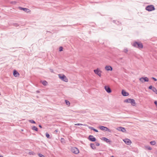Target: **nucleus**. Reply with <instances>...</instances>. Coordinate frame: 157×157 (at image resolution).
<instances>
[{
	"mask_svg": "<svg viewBox=\"0 0 157 157\" xmlns=\"http://www.w3.org/2000/svg\"><path fill=\"white\" fill-rule=\"evenodd\" d=\"M59 78L62 80L67 82L68 81V79L67 77L63 74H59Z\"/></svg>",
	"mask_w": 157,
	"mask_h": 157,
	"instance_id": "1",
	"label": "nucleus"
},
{
	"mask_svg": "<svg viewBox=\"0 0 157 157\" xmlns=\"http://www.w3.org/2000/svg\"><path fill=\"white\" fill-rule=\"evenodd\" d=\"M133 46L136 48H143L142 44L140 42H135L133 43Z\"/></svg>",
	"mask_w": 157,
	"mask_h": 157,
	"instance_id": "2",
	"label": "nucleus"
},
{
	"mask_svg": "<svg viewBox=\"0 0 157 157\" xmlns=\"http://www.w3.org/2000/svg\"><path fill=\"white\" fill-rule=\"evenodd\" d=\"M124 102L130 103L132 105L134 106L136 104V102L134 99L128 98L124 100Z\"/></svg>",
	"mask_w": 157,
	"mask_h": 157,
	"instance_id": "3",
	"label": "nucleus"
},
{
	"mask_svg": "<svg viewBox=\"0 0 157 157\" xmlns=\"http://www.w3.org/2000/svg\"><path fill=\"white\" fill-rule=\"evenodd\" d=\"M155 9L154 6L153 5H150L147 6L146 7V10L149 11H151L155 10Z\"/></svg>",
	"mask_w": 157,
	"mask_h": 157,
	"instance_id": "4",
	"label": "nucleus"
},
{
	"mask_svg": "<svg viewBox=\"0 0 157 157\" xmlns=\"http://www.w3.org/2000/svg\"><path fill=\"white\" fill-rule=\"evenodd\" d=\"M71 151L72 153L75 154H78L79 153L78 149L77 148L75 147H72L71 148Z\"/></svg>",
	"mask_w": 157,
	"mask_h": 157,
	"instance_id": "5",
	"label": "nucleus"
},
{
	"mask_svg": "<svg viewBox=\"0 0 157 157\" xmlns=\"http://www.w3.org/2000/svg\"><path fill=\"white\" fill-rule=\"evenodd\" d=\"M94 72L95 74L97 75L100 77L101 76V71L98 68L97 69L94 70Z\"/></svg>",
	"mask_w": 157,
	"mask_h": 157,
	"instance_id": "6",
	"label": "nucleus"
},
{
	"mask_svg": "<svg viewBox=\"0 0 157 157\" xmlns=\"http://www.w3.org/2000/svg\"><path fill=\"white\" fill-rule=\"evenodd\" d=\"M123 140L127 145H130L131 143V141L128 139H124Z\"/></svg>",
	"mask_w": 157,
	"mask_h": 157,
	"instance_id": "7",
	"label": "nucleus"
},
{
	"mask_svg": "<svg viewBox=\"0 0 157 157\" xmlns=\"http://www.w3.org/2000/svg\"><path fill=\"white\" fill-rule=\"evenodd\" d=\"M117 129L120 131H121L123 132H126V130L125 128L122 127H118Z\"/></svg>",
	"mask_w": 157,
	"mask_h": 157,
	"instance_id": "8",
	"label": "nucleus"
},
{
	"mask_svg": "<svg viewBox=\"0 0 157 157\" xmlns=\"http://www.w3.org/2000/svg\"><path fill=\"white\" fill-rule=\"evenodd\" d=\"M19 9L21 10H22L27 13H29L30 12V10L26 8H24L21 7H19Z\"/></svg>",
	"mask_w": 157,
	"mask_h": 157,
	"instance_id": "9",
	"label": "nucleus"
},
{
	"mask_svg": "<svg viewBox=\"0 0 157 157\" xmlns=\"http://www.w3.org/2000/svg\"><path fill=\"white\" fill-rule=\"evenodd\" d=\"M89 140L92 141H95L96 140V138L93 136L90 135L89 137Z\"/></svg>",
	"mask_w": 157,
	"mask_h": 157,
	"instance_id": "10",
	"label": "nucleus"
},
{
	"mask_svg": "<svg viewBox=\"0 0 157 157\" xmlns=\"http://www.w3.org/2000/svg\"><path fill=\"white\" fill-rule=\"evenodd\" d=\"M121 93L122 95L124 96H128L129 95V94L124 91V90H122Z\"/></svg>",
	"mask_w": 157,
	"mask_h": 157,
	"instance_id": "11",
	"label": "nucleus"
},
{
	"mask_svg": "<svg viewBox=\"0 0 157 157\" xmlns=\"http://www.w3.org/2000/svg\"><path fill=\"white\" fill-rule=\"evenodd\" d=\"M13 75L15 77H17L19 75V74L17 71L15 70H14L13 71Z\"/></svg>",
	"mask_w": 157,
	"mask_h": 157,
	"instance_id": "12",
	"label": "nucleus"
},
{
	"mask_svg": "<svg viewBox=\"0 0 157 157\" xmlns=\"http://www.w3.org/2000/svg\"><path fill=\"white\" fill-rule=\"evenodd\" d=\"M99 128L101 130H102L107 131L108 129V128L107 127L103 126H100Z\"/></svg>",
	"mask_w": 157,
	"mask_h": 157,
	"instance_id": "13",
	"label": "nucleus"
},
{
	"mask_svg": "<svg viewBox=\"0 0 157 157\" xmlns=\"http://www.w3.org/2000/svg\"><path fill=\"white\" fill-rule=\"evenodd\" d=\"M101 140L106 142H108V139L105 137H103L101 138Z\"/></svg>",
	"mask_w": 157,
	"mask_h": 157,
	"instance_id": "14",
	"label": "nucleus"
},
{
	"mask_svg": "<svg viewBox=\"0 0 157 157\" xmlns=\"http://www.w3.org/2000/svg\"><path fill=\"white\" fill-rule=\"evenodd\" d=\"M90 147L93 149L96 148L95 145L94 144H90Z\"/></svg>",
	"mask_w": 157,
	"mask_h": 157,
	"instance_id": "15",
	"label": "nucleus"
},
{
	"mask_svg": "<svg viewBox=\"0 0 157 157\" xmlns=\"http://www.w3.org/2000/svg\"><path fill=\"white\" fill-rule=\"evenodd\" d=\"M32 129L33 130H35V131H38V128L36 126H34L33 127H32Z\"/></svg>",
	"mask_w": 157,
	"mask_h": 157,
	"instance_id": "16",
	"label": "nucleus"
},
{
	"mask_svg": "<svg viewBox=\"0 0 157 157\" xmlns=\"http://www.w3.org/2000/svg\"><path fill=\"white\" fill-rule=\"evenodd\" d=\"M144 82H147L149 81V79L148 78L146 77H144Z\"/></svg>",
	"mask_w": 157,
	"mask_h": 157,
	"instance_id": "17",
	"label": "nucleus"
},
{
	"mask_svg": "<svg viewBox=\"0 0 157 157\" xmlns=\"http://www.w3.org/2000/svg\"><path fill=\"white\" fill-rule=\"evenodd\" d=\"M75 125H78V126H80V125H83V126H87V125L86 124H79V123L76 124H75Z\"/></svg>",
	"mask_w": 157,
	"mask_h": 157,
	"instance_id": "18",
	"label": "nucleus"
},
{
	"mask_svg": "<svg viewBox=\"0 0 157 157\" xmlns=\"http://www.w3.org/2000/svg\"><path fill=\"white\" fill-rule=\"evenodd\" d=\"M42 84L44 86H46L47 84V82L46 81H44L42 82Z\"/></svg>",
	"mask_w": 157,
	"mask_h": 157,
	"instance_id": "19",
	"label": "nucleus"
},
{
	"mask_svg": "<svg viewBox=\"0 0 157 157\" xmlns=\"http://www.w3.org/2000/svg\"><path fill=\"white\" fill-rule=\"evenodd\" d=\"M150 143L151 145H154L156 144V142L155 141H152L150 142Z\"/></svg>",
	"mask_w": 157,
	"mask_h": 157,
	"instance_id": "20",
	"label": "nucleus"
},
{
	"mask_svg": "<svg viewBox=\"0 0 157 157\" xmlns=\"http://www.w3.org/2000/svg\"><path fill=\"white\" fill-rule=\"evenodd\" d=\"M65 101L66 104L67 105H70V102L69 101L67 100H65Z\"/></svg>",
	"mask_w": 157,
	"mask_h": 157,
	"instance_id": "21",
	"label": "nucleus"
},
{
	"mask_svg": "<svg viewBox=\"0 0 157 157\" xmlns=\"http://www.w3.org/2000/svg\"><path fill=\"white\" fill-rule=\"evenodd\" d=\"M29 122H30L31 123H33V124H35L36 123L34 121H33V120H29Z\"/></svg>",
	"mask_w": 157,
	"mask_h": 157,
	"instance_id": "22",
	"label": "nucleus"
},
{
	"mask_svg": "<svg viewBox=\"0 0 157 157\" xmlns=\"http://www.w3.org/2000/svg\"><path fill=\"white\" fill-rule=\"evenodd\" d=\"M142 82H144V77H141L139 79Z\"/></svg>",
	"mask_w": 157,
	"mask_h": 157,
	"instance_id": "23",
	"label": "nucleus"
},
{
	"mask_svg": "<svg viewBox=\"0 0 157 157\" xmlns=\"http://www.w3.org/2000/svg\"><path fill=\"white\" fill-rule=\"evenodd\" d=\"M153 91L156 94H157V90H156V88H155H155H153Z\"/></svg>",
	"mask_w": 157,
	"mask_h": 157,
	"instance_id": "24",
	"label": "nucleus"
},
{
	"mask_svg": "<svg viewBox=\"0 0 157 157\" xmlns=\"http://www.w3.org/2000/svg\"><path fill=\"white\" fill-rule=\"evenodd\" d=\"M148 150H152V148L149 146H147L145 147Z\"/></svg>",
	"mask_w": 157,
	"mask_h": 157,
	"instance_id": "25",
	"label": "nucleus"
},
{
	"mask_svg": "<svg viewBox=\"0 0 157 157\" xmlns=\"http://www.w3.org/2000/svg\"><path fill=\"white\" fill-rule=\"evenodd\" d=\"M61 141L62 143H65V140L63 138H61Z\"/></svg>",
	"mask_w": 157,
	"mask_h": 157,
	"instance_id": "26",
	"label": "nucleus"
},
{
	"mask_svg": "<svg viewBox=\"0 0 157 157\" xmlns=\"http://www.w3.org/2000/svg\"><path fill=\"white\" fill-rule=\"evenodd\" d=\"M38 155L40 157H45L44 155L40 153L38 154Z\"/></svg>",
	"mask_w": 157,
	"mask_h": 157,
	"instance_id": "27",
	"label": "nucleus"
},
{
	"mask_svg": "<svg viewBox=\"0 0 157 157\" xmlns=\"http://www.w3.org/2000/svg\"><path fill=\"white\" fill-rule=\"evenodd\" d=\"M153 88H155V87H152V86H150L149 87V89H151L153 91Z\"/></svg>",
	"mask_w": 157,
	"mask_h": 157,
	"instance_id": "28",
	"label": "nucleus"
},
{
	"mask_svg": "<svg viewBox=\"0 0 157 157\" xmlns=\"http://www.w3.org/2000/svg\"><path fill=\"white\" fill-rule=\"evenodd\" d=\"M29 155H34L35 154V153L32 151H29Z\"/></svg>",
	"mask_w": 157,
	"mask_h": 157,
	"instance_id": "29",
	"label": "nucleus"
},
{
	"mask_svg": "<svg viewBox=\"0 0 157 157\" xmlns=\"http://www.w3.org/2000/svg\"><path fill=\"white\" fill-rule=\"evenodd\" d=\"M105 89L107 92H108V86H105Z\"/></svg>",
	"mask_w": 157,
	"mask_h": 157,
	"instance_id": "30",
	"label": "nucleus"
},
{
	"mask_svg": "<svg viewBox=\"0 0 157 157\" xmlns=\"http://www.w3.org/2000/svg\"><path fill=\"white\" fill-rule=\"evenodd\" d=\"M46 136L47 138H49L50 135L48 133H46Z\"/></svg>",
	"mask_w": 157,
	"mask_h": 157,
	"instance_id": "31",
	"label": "nucleus"
},
{
	"mask_svg": "<svg viewBox=\"0 0 157 157\" xmlns=\"http://www.w3.org/2000/svg\"><path fill=\"white\" fill-rule=\"evenodd\" d=\"M112 67L110 66H109V71H112Z\"/></svg>",
	"mask_w": 157,
	"mask_h": 157,
	"instance_id": "32",
	"label": "nucleus"
},
{
	"mask_svg": "<svg viewBox=\"0 0 157 157\" xmlns=\"http://www.w3.org/2000/svg\"><path fill=\"white\" fill-rule=\"evenodd\" d=\"M128 51V50L127 48L124 49V52L125 53H126Z\"/></svg>",
	"mask_w": 157,
	"mask_h": 157,
	"instance_id": "33",
	"label": "nucleus"
},
{
	"mask_svg": "<svg viewBox=\"0 0 157 157\" xmlns=\"http://www.w3.org/2000/svg\"><path fill=\"white\" fill-rule=\"evenodd\" d=\"M63 50V47H60L59 48V51H61Z\"/></svg>",
	"mask_w": 157,
	"mask_h": 157,
	"instance_id": "34",
	"label": "nucleus"
},
{
	"mask_svg": "<svg viewBox=\"0 0 157 157\" xmlns=\"http://www.w3.org/2000/svg\"><path fill=\"white\" fill-rule=\"evenodd\" d=\"M151 78L153 79L155 81H157V79L154 77H152Z\"/></svg>",
	"mask_w": 157,
	"mask_h": 157,
	"instance_id": "35",
	"label": "nucleus"
},
{
	"mask_svg": "<svg viewBox=\"0 0 157 157\" xmlns=\"http://www.w3.org/2000/svg\"><path fill=\"white\" fill-rule=\"evenodd\" d=\"M111 92V90L110 88L109 87V93H110Z\"/></svg>",
	"mask_w": 157,
	"mask_h": 157,
	"instance_id": "36",
	"label": "nucleus"
},
{
	"mask_svg": "<svg viewBox=\"0 0 157 157\" xmlns=\"http://www.w3.org/2000/svg\"><path fill=\"white\" fill-rule=\"evenodd\" d=\"M113 21V22H114V23H116V24H118L117 23H117H119V21Z\"/></svg>",
	"mask_w": 157,
	"mask_h": 157,
	"instance_id": "37",
	"label": "nucleus"
},
{
	"mask_svg": "<svg viewBox=\"0 0 157 157\" xmlns=\"http://www.w3.org/2000/svg\"><path fill=\"white\" fill-rule=\"evenodd\" d=\"M89 128L91 130H93V129H94V128L93 127H89Z\"/></svg>",
	"mask_w": 157,
	"mask_h": 157,
	"instance_id": "38",
	"label": "nucleus"
},
{
	"mask_svg": "<svg viewBox=\"0 0 157 157\" xmlns=\"http://www.w3.org/2000/svg\"><path fill=\"white\" fill-rule=\"evenodd\" d=\"M93 130L94 131L96 132H98V130H97V129L94 128V129H93Z\"/></svg>",
	"mask_w": 157,
	"mask_h": 157,
	"instance_id": "39",
	"label": "nucleus"
},
{
	"mask_svg": "<svg viewBox=\"0 0 157 157\" xmlns=\"http://www.w3.org/2000/svg\"><path fill=\"white\" fill-rule=\"evenodd\" d=\"M105 69L107 70L108 71V66H106L105 67Z\"/></svg>",
	"mask_w": 157,
	"mask_h": 157,
	"instance_id": "40",
	"label": "nucleus"
},
{
	"mask_svg": "<svg viewBox=\"0 0 157 157\" xmlns=\"http://www.w3.org/2000/svg\"><path fill=\"white\" fill-rule=\"evenodd\" d=\"M154 103L156 105V106H157V101H155Z\"/></svg>",
	"mask_w": 157,
	"mask_h": 157,
	"instance_id": "41",
	"label": "nucleus"
},
{
	"mask_svg": "<svg viewBox=\"0 0 157 157\" xmlns=\"http://www.w3.org/2000/svg\"><path fill=\"white\" fill-rule=\"evenodd\" d=\"M100 145V144L99 143H96V145L97 146H99Z\"/></svg>",
	"mask_w": 157,
	"mask_h": 157,
	"instance_id": "42",
	"label": "nucleus"
},
{
	"mask_svg": "<svg viewBox=\"0 0 157 157\" xmlns=\"http://www.w3.org/2000/svg\"><path fill=\"white\" fill-rule=\"evenodd\" d=\"M40 91H39V90H37V91H36V93H40Z\"/></svg>",
	"mask_w": 157,
	"mask_h": 157,
	"instance_id": "43",
	"label": "nucleus"
},
{
	"mask_svg": "<svg viewBox=\"0 0 157 157\" xmlns=\"http://www.w3.org/2000/svg\"><path fill=\"white\" fill-rule=\"evenodd\" d=\"M39 127H40V128H42V126H41V125H39Z\"/></svg>",
	"mask_w": 157,
	"mask_h": 157,
	"instance_id": "44",
	"label": "nucleus"
},
{
	"mask_svg": "<svg viewBox=\"0 0 157 157\" xmlns=\"http://www.w3.org/2000/svg\"><path fill=\"white\" fill-rule=\"evenodd\" d=\"M108 142H109V143H110V142H111V141L110 140H109Z\"/></svg>",
	"mask_w": 157,
	"mask_h": 157,
	"instance_id": "45",
	"label": "nucleus"
},
{
	"mask_svg": "<svg viewBox=\"0 0 157 157\" xmlns=\"http://www.w3.org/2000/svg\"><path fill=\"white\" fill-rule=\"evenodd\" d=\"M55 131H56V132H58V131H57V130H55Z\"/></svg>",
	"mask_w": 157,
	"mask_h": 157,
	"instance_id": "46",
	"label": "nucleus"
},
{
	"mask_svg": "<svg viewBox=\"0 0 157 157\" xmlns=\"http://www.w3.org/2000/svg\"><path fill=\"white\" fill-rule=\"evenodd\" d=\"M156 154L157 155V151H156Z\"/></svg>",
	"mask_w": 157,
	"mask_h": 157,
	"instance_id": "47",
	"label": "nucleus"
},
{
	"mask_svg": "<svg viewBox=\"0 0 157 157\" xmlns=\"http://www.w3.org/2000/svg\"><path fill=\"white\" fill-rule=\"evenodd\" d=\"M0 157H3V156H0Z\"/></svg>",
	"mask_w": 157,
	"mask_h": 157,
	"instance_id": "48",
	"label": "nucleus"
},
{
	"mask_svg": "<svg viewBox=\"0 0 157 157\" xmlns=\"http://www.w3.org/2000/svg\"><path fill=\"white\" fill-rule=\"evenodd\" d=\"M108 131H109V132H110V131L109 129L108 130Z\"/></svg>",
	"mask_w": 157,
	"mask_h": 157,
	"instance_id": "49",
	"label": "nucleus"
},
{
	"mask_svg": "<svg viewBox=\"0 0 157 157\" xmlns=\"http://www.w3.org/2000/svg\"><path fill=\"white\" fill-rule=\"evenodd\" d=\"M111 157H114L113 156H111Z\"/></svg>",
	"mask_w": 157,
	"mask_h": 157,
	"instance_id": "50",
	"label": "nucleus"
},
{
	"mask_svg": "<svg viewBox=\"0 0 157 157\" xmlns=\"http://www.w3.org/2000/svg\"><path fill=\"white\" fill-rule=\"evenodd\" d=\"M156 84L157 85V82H156Z\"/></svg>",
	"mask_w": 157,
	"mask_h": 157,
	"instance_id": "51",
	"label": "nucleus"
}]
</instances>
